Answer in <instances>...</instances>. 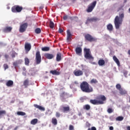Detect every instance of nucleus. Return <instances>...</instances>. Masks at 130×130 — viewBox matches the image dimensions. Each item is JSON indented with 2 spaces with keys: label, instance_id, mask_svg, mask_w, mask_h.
Listing matches in <instances>:
<instances>
[{
  "label": "nucleus",
  "instance_id": "25",
  "mask_svg": "<svg viewBox=\"0 0 130 130\" xmlns=\"http://www.w3.org/2000/svg\"><path fill=\"white\" fill-rule=\"evenodd\" d=\"M98 64L100 67H102L103 66H105V61L103 59H100L98 61Z\"/></svg>",
  "mask_w": 130,
  "mask_h": 130
},
{
  "label": "nucleus",
  "instance_id": "22",
  "mask_svg": "<svg viewBox=\"0 0 130 130\" xmlns=\"http://www.w3.org/2000/svg\"><path fill=\"white\" fill-rule=\"evenodd\" d=\"M113 59L117 64L118 67H120V62H119V60H118L117 57H116L115 56H113Z\"/></svg>",
  "mask_w": 130,
  "mask_h": 130
},
{
  "label": "nucleus",
  "instance_id": "53",
  "mask_svg": "<svg viewBox=\"0 0 130 130\" xmlns=\"http://www.w3.org/2000/svg\"><path fill=\"white\" fill-rule=\"evenodd\" d=\"M18 127H18V126H17L16 127L14 128V130H17V129H18Z\"/></svg>",
  "mask_w": 130,
  "mask_h": 130
},
{
  "label": "nucleus",
  "instance_id": "28",
  "mask_svg": "<svg viewBox=\"0 0 130 130\" xmlns=\"http://www.w3.org/2000/svg\"><path fill=\"white\" fill-rule=\"evenodd\" d=\"M119 93L120 95H125L127 94V92L125 90H123V89L121 88V90H119Z\"/></svg>",
  "mask_w": 130,
  "mask_h": 130
},
{
  "label": "nucleus",
  "instance_id": "54",
  "mask_svg": "<svg viewBox=\"0 0 130 130\" xmlns=\"http://www.w3.org/2000/svg\"><path fill=\"white\" fill-rule=\"evenodd\" d=\"M74 84H76V85H78V83L77 81L74 82Z\"/></svg>",
  "mask_w": 130,
  "mask_h": 130
},
{
  "label": "nucleus",
  "instance_id": "52",
  "mask_svg": "<svg viewBox=\"0 0 130 130\" xmlns=\"http://www.w3.org/2000/svg\"><path fill=\"white\" fill-rule=\"evenodd\" d=\"M126 129L127 130H130V126H128L126 127Z\"/></svg>",
  "mask_w": 130,
  "mask_h": 130
},
{
  "label": "nucleus",
  "instance_id": "43",
  "mask_svg": "<svg viewBox=\"0 0 130 130\" xmlns=\"http://www.w3.org/2000/svg\"><path fill=\"white\" fill-rule=\"evenodd\" d=\"M4 68L5 71H6V70H7V69H9V65H8V64H4Z\"/></svg>",
  "mask_w": 130,
  "mask_h": 130
},
{
  "label": "nucleus",
  "instance_id": "3",
  "mask_svg": "<svg viewBox=\"0 0 130 130\" xmlns=\"http://www.w3.org/2000/svg\"><path fill=\"white\" fill-rule=\"evenodd\" d=\"M99 100L102 101H98L97 100H90V103L93 104V105H99L100 104H104V101H106V97L104 95H101L98 99Z\"/></svg>",
  "mask_w": 130,
  "mask_h": 130
},
{
  "label": "nucleus",
  "instance_id": "36",
  "mask_svg": "<svg viewBox=\"0 0 130 130\" xmlns=\"http://www.w3.org/2000/svg\"><path fill=\"white\" fill-rule=\"evenodd\" d=\"M7 114V112L5 110H0V116H3Z\"/></svg>",
  "mask_w": 130,
  "mask_h": 130
},
{
  "label": "nucleus",
  "instance_id": "32",
  "mask_svg": "<svg viewBox=\"0 0 130 130\" xmlns=\"http://www.w3.org/2000/svg\"><path fill=\"white\" fill-rule=\"evenodd\" d=\"M42 51H49L50 48L49 47H44L42 48Z\"/></svg>",
  "mask_w": 130,
  "mask_h": 130
},
{
  "label": "nucleus",
  "instance_id": "9",
  "mask_svg": "<svg viewBox=\"0 0 130 130\" xmlns=\"http://www.w3.org/2000/svg\"><path fill=\"white\" fill-rule=\"evenodd\" d=\"M97 4L96 1H94L92 2L90 6H88L87 9V13H91L93 10H94V8L96 7V4Z\"/></svg>",
  "mask_w": 130,
  "mask_h": 130
},
{
  "label": "nucleus",
  "instance_id": "24",
  "mask_svg": "<svg viewBox=\"0 0 130 130\" xmlns=\"http://www.w3.org/2000/svg\"><path fill=\"white\" fill-rule=\"evenodd\" d=\"M13 85H14V81H13V80H8L6 82V86H7V87H12Z\"/></svg>",
  "mask_w": 130,
  "mask_h": 130
},
{
  "label": "nucleus",
  "instance_id": "58",
  "mask_svg": "<svg viewBox=\"0 0 130 130\" xmlns=\"http://www.w3.org/2000/svg\"><path fill=\"white\" fill-rule=\"evenodd\" d=\"M71 20H73V17H70Z\"/></svg>",
  "mask_w": 130,
  "mask_h": 130
},
{
  "label": "nucleus",
  "instance_id": "50",
  "mask_svg": "<svg viewBox=\"0 0 130 130\" xmlns=\"http://www.w3.org/2000/svg\"><path fill=\"white\" fill-rule=\"evenodd\" d=\"M5 58H9V55L5 54Z\"/></svg>",
  "mask_w": 130,
  "mask_h": 130
},
{
  "label": "nucleus",
  "instance_id": "23",
  "mask_svg": "<svg viewBox=\"0 0 130 130\" xmlns=\"http://www.w3.org/2000/svg\"><path fill=\"white\" fill-rule=\"evenodd\" d=\"M107 30L109 31L110 32H111V31H113V26L111 23H109L107 25Z\"/></svg>",
  "mask_w": 130,
  "mask_h": 130
},
{
  "label": "nucleus",
  "instance_id": "34",
  "mask_svg": "<svg viewBox=\"0 0 130 130\" xmlns=\"http://www.w3.org/2000/svg\"><path fill=\"white\" fill-rule=\"evenodd\" d=\"M49 27L51 29H53L54 27V23H53L51 20L50 21Z\"/></svg>",
  "mask_w": 130,
  "mask_h": 130
},
{
  "label": "nucleus",
  "instance_id": "15",
  "mask_svg": "<svg viewBox=\"0 0 130 130\" xmlns=\"http://www.w3.org/2000/svg\"><path fill=\"white\" fill-rule=\"evenodd\" d=\"M44 56L47 59H52L53 58H54L55 55L53 54L45 53Z\"/></svg>",
  "mask_w": 130,
  "mask_h": 130
},
{
  "label": "nucleus",
  "instance_id": "7",
  "mask_svg": "<svg viewBox=\"0 0 130 130\" xmlns=\"http://www.w3.org/2000/svg\"><path fill=\"white\" fill-rule=\"evenodd\" d=\"M36 64H40L42 61L41 54L40 51H37L36 53Z\"/></svg>",
  "mask_w": 130,
  "mask_h": 130
},
{
  "label": "nucleus",
  "instance_id": "42",
  "mask_svg": "<svg viewBox=\"0 0 130 130\" xmlns=\"http://www.w3.org/2000/svg\"><path fill=\"white\" fill-rule=\"evenodd\" d=\"M55 116L57 117V118L60 117V113L58 112H56Z\"/></svg>",
  "mask_w": 130,
  "mask_h": 130
},
{
  "label": "nucleus",
  "instance_id": "1",
  "mask_svg": "<svg viewBox=\"0 0 130 130\" xmlns=\"http://www.w3.org/2000/svg\"><path fill=\"white\" fill-rule=\"evenodd\" d=\"M123 6H121L118 9L117 12L119 11H122L119 14V16H116L114 20V24L116 29H119V27L122 25V22H123V19L124 18V12H123Z\"/></svg>",
  "mask_w": 130,
  "mask_h": 130
},
{
  "label": "nucleus",
  "instance_id": "17",
  "mask_svg": "<svg viewBox=\"0 0 130 130\" xmlns=\"http://www.w3.org/2000/svg\"><path fill=\"white\" fill-rule=\"evenodd\" d=\"M75 52L76 54L78 55H81L82 54V48L80 47H76L75 49Z\"/></svg>",
  "mask_w": 130,
  "mask_h": 130
},
{
  "label": "nucleus",
  "instance_id": "38",
  "mask_svg": "<svg viewBox=\"0 0 130 130\" xmlns=\"http://www.w3.org/2000/svg\"><path fill=\"white\" fill-rule=\"evenodd\" d=\"M35 32L36 34H40L41 33V29L37 28L35 29Z\"/></svg>",
  "mask_w": 130,
  "mask_h": 130
},
{
  "label": "nucleus",
  "instance_id": "46",
  "mask_svg": "<svg viewBox=\"0 0 130 130\" xmlns=\"http://www.w3.org/2000/svg\"><path fill=\"white\" fill-rule=\"evenodd\" d=\"M69 130H74V126L73 125H70Z\"/></svg>",
  "mask_w": 130,
  "mask_h": 130
},
{
  "label": "nucleus",
  "instance_id": "13",
  "mask_svg": "<svg viewBox=\"0 0 130 130\" xmlns=\"http://www.w3.org/2000/svg\"><path fill=\"white\" fill-rule=\"evenodd\" d=\"M74 75H75L76 77H80L81 76H83V72L82 71V70H75L73 72Z\"/></svg>",
  "mask_w": 130,
  "mask_h": 130
},
{
  "label": "nucleus",
  "instance_id": "26",
  "mask_svg": "<svg viewBox=\"0 0 130 130\" xmlns=\"http://www.w3.org/2000/svg\"><path fill=\"white\" fill-rule=\"evenodd\" d=\"M51 122L54 125H56L57 124V119L55 117H53L52 118Z\"/></svg>",
  "mask_w": 130,
  "mask_h": 130
},
{
  "label": "nucleus",
  "instance_id": "2",
  "mask_svg": "<svg viewBox=\"0 0 130 130\" xmlns=\"http://www.w3.org/2000/svg\"><path fill=\"white\" fill-rule=\"evenodd\" d=\"M80 89L84 93H91V92H93V87L90 86L89 83L86 81H83L80 84Z\"/></svg>",
  "mask_w": 130,
  "mask_h": 130
},
{
  "label": "nucleus",
  "instance_id": "56",
  "mask_svg": "<svg viewBox=\"0 0 130 130\" xmlns=\"http://www.w3.org/2000/svg\"><path fill=\"white\" fill-rule=\"evenodd\" d=\"M23 71H26V68H23Z\"/></svg>",
  "mask_w": 130,
  "mask_h": 130
},
{
  "label": "nucleus",
  "instance_id": "6",
  "mask_svg": "<svg viewBox=\"0 0 130 130\" xmlns=\"http://www.w3.org/2000/svg\"><path fill=\"white\" fill-rule=\"evenodd\" d=\"M23 10V7L19 5H15L12 7L11 11L12 13H21Z\"/></svg>",
  "mask_w": 130,
  "mask_h": 130
},
{
  "label": "nucleus",
  "instance_id": "39",
  "mask_svg": "<svg viewBox=\"0 0 130 130\" xmlns=\"http://www.w3.org/2000/svg\"><path fill=\"white\" fill-rule=\"evenodd\" d=\"M116 88L117 90H118L119 91L120 90H121V89H122V88H121V85H120V84H117L116 85Z\"/></svg>",
  "mask_w": 130,
  "mask_h": 130
},
{
  "label": "nucleus",
  "instance_id": "4",
  "mask_svg": "<svg viewBox=\"0 0 130 130\" xmlns=\"http://www.w3.org/2000/svg\"><path fill=\"white\" fill-rule=\"evenodd\" d=\"M84 57L86 59H94V57L92 56L91 54V51H90V49L84 48Z\"/></svg>",
  "mask_w": 130,
  "mask_h": 130
},
{
  "label": "nucleus",
  "instance_id": "47",
  "mask_svg": "<svg viewBox=\"0 0 130 130\" xmlns=\"http://www.w3.org/2000/svg\"><path fill=\"white\" fill-rule=\"evenodd\" d=\"M63 20L64 21H66V20H68V15H64L63 17Z\"/></svg>",
  "mask_w": 130,
  "mask_h": 130
},
{
  "label": "nucleus",
  "instance_id": "57",
  "mask_svg": "<svg viewBox=\"0 0 130 130\" xmlns=\"http://www.w3.org/2000/svg\"><path fill=\"white\" fill-rule=\"evenodd\" d=\"M23 76H26V73H23Z\"/></svg>",
  "mask_w": 130,
  "mask_h": 130
},
{
  "label": "nucleus",
  "instance_id": "49",
  "mask_svg": "<svg viewBox=\"0 0 130 130\" xmlns=\"http://www.w3.org/2000/svg\"><path fill=\"white\" fill-rule=\"evenodd\" d=\"M13 66L15 67V68H17V66H18V62H13Z\"/></svg>",
  "mask_w": 130,
  "mask_h": 130
},
{
  "label": "nucleus",
  "instance_id": "14",
  "mask_svg": "<svg viewBox=\"0 0 130 130\" xmlns=\"http://www.w3.org/2000/svg\"><path fill=\"white\" fill-rule=\"evenodd\" d=\"M12 30H13V27L11 26H6L3 29V31L4 33H11Z\"/></svg>",
  "mask_w": 130,
  "mask_h": 130
},
{
  "label": "nucleus",
  "instance_id": "44",
  "mask_svg": "<svg viewBox=\"0 0 130 130\" xmlns=\"http://www.w3.org/2000/svg\"><path fill=\"white\" fill-rule=\"evenodd\" d=\"M85 125L87 127H90V126H91V124L90 123H89L88 122H86Z\"/></svg>",
  "mask_w": 130,
  "mask_h": 130
},
{
  "label": "nucleus",
  "instance_id": "10",
  "mask_svg": "<svg viewBox=\"0 0 130 130\" xmlns=\"http://www.w3.org/2000/svg\"><path fill=\"white\" fill-rule=\"evenodd\" d=\"M99 20H100V19L95 17L92 18L88 17L86 20L85 24H89L92 22H97V21H99Z\"/></svg>",
  "mask_w": 130,
  "mask_h": 130
},
{
  "label": "nucleus",
  "instance_id": "51",
  "mask_svg": "<svg viewBox=\"0 0 130 130\" xmlns=\"http://www.w3.org/2000/svg\"><path fill=\"white\" fill-rule=\"evenodd\" d=\"M109 129L110 130H113L114 129L113 126H110Z\"/></svg>",
  "mask_w": 130,
  "mask_h": 130
},
{
  "label": "nucleus",
  "instance_id": "16",
  "mask_svg": "<svg viewBox=\"0 0 130 130\" xmlns=\"http://www.w3.org/2000/svg\"><path fill=\"white\" fill-rule=\"evenodd\" d=\"M72 40V34H71V31L70 30H67V42H70Z\"/></svg>",
  "mask_w": 130,
  "mask_h": 130
},
{
  "label": "nucleus",
  "instance_id": "59",
  "mask_svg": "<svg viewBox=\"0 0 130 130\" xmlns=\"http://www.w3.org/2000/svg\"><path fill=\"white\" fill-rule=\"evenodd\" d=\"M129 102H130V100H129Z\"/></svg>",
  "mask_w": 130,
  "mask_h": 130
},
{
  "label": "nucleus",
  "instance_id": "27",
  "mask_svg": "<svg viewBox=\"0 0 130 130\" xmlns=\"http://www.w3.org/2000/svg\"><path fill=\"white\" fill-rule=\"evenodd\" d=\"M38 122V119H37V118L33 119L30 121V124H32V125H35V124H37Z\"/></svg>",
  "mask_w": 130,
  "mask_h": 130
},
{
  "label": "nucleus",
  "instance_id": "48",
  "mask_svg": "<svg viewBox=\"0 0 130 130\" xmlns=\"http://www.w3.org/2000/svg\"><path fill=\"white\" fill-rule=\"evenodd\" d=\"M59 33H63V30L60 28H59L58 30Z\"/></svg>",
  "mask_w": 130,
  "mask_h": 130
},
{
  "label": "nucleus",
  "instance_id": "37",
  "mask_svg": "<svg viewBox=\"0 0 130 130\" xmlns=\"http://www.w3.org/2000/svg\"><path fill=\"white\" fill-rule=\"evenodd\" d=\"M90 84H97V83H98V81H97L96 79H92L90 81Z\"/></svg>",
  "mask_w": 130,
  "mask_h": 130
},
{
  "label": "nucleus",
  "instance_id": "45",
  "mask_svg": "<svg viewBox=\"0 0 130 130\" xmlns=\"http://www.w3.org/2000/svg\"><path fill=\"white\" fill-rule=\"evenodd\" d=\"M87 130H97L95 126H92L91 128H88Z\"/></svg>",
  "mask_w": 130,
  "mask_h": 130
},
{
  "label": "nucleus",
  "instance_id": "11",
  "mask_svg": "<svg viewBox=\"0 0 130 130\" xmlns=\"http://www.w3.org/2000/svg\"><path fill=\"white\" fill-rule=\"evenodd\" d=\"M28 27V23H25L20 25L19 31L20 33H23L26 31V29Z\"/></svg>",
  "mask_w": 130,
  "mask_h": 130
},
{
  "label": "nucleus",
  "instance_id": "19",
  "mask_svg": "<svg viewBox=\"0 0 130 130\" xmlns=\"http://www.w3.org/2000/svg\"><path fill=\"white\" fill-rule=\"evenodd\" d=\"M34 107H35V108H37L41 111H45V108H44L41 106H39L37 104H35V105H34Z\"/></svg>",
  "mask_w": 130,
  "mask_h": 130
},
{
  "label": "nucleus",
  "instance_id": "8",
  "mask_svg": "<svg viewBox=\"0 0 130 130\" xmlns=\"http://www.w3.org/2000/svg\"><path fill=\"white\" fill-rule=\"evenodd\" d=\"M70 97L69 93L63 92L60 94V98L62 102H67V99Z\"/></svg>",
  "mask_w": 130,
  "mask_h": 130
},
{
  "label": "nucleus",
  "instance_id": "29",
  "mask_svg": "<svg viewBox=\"0 0 130 130\" xmlns=\"http://www.w3.org/2000/svg\"><path fill=\"white\" fill-rule=\"evenodd\" d=\"M83 109L85 110H90V109H91V106L88 104L85 105L83 106Z\"/></svg>",
  "mask_w": 130,
  "mask_h": 130
},
{
  "label": "nucleus",
  "instance_id": "60",
  "mask_svg": "<svg viewBox=\"0 0 130 130\" xmlns=\"http://www.w3.org/2000/svg\"><path fill=\"white\" fill-rule=\"evenodd\" d=\"M0 57H1V56H0Z\"/></svg>",
  "mask_w": 130,
  "mask_h": 130
},
{
  "label": "nucleus",
  "instance_id": "55",
  "mask_svg": "<svg viewBox=\"0 0 130 130\" xmlns=\"http://www.w3.org/2000/svg\"><path fill=\"white\" fill-rule=\"evenodd\" d=\"M128 54L130 56V50L128 51Z\"/></svg>",
  "mask_w": 130,
  "mask_h": 130
},
{
  "label": "nucleus",
  "instance_id": "41",
  "mask_svg": "<svg viewBox=\"0 0 130 130\" xmlns=\"http://www.w3.org/2000/svg\"><path fill=\"white\" fill-rule=\"evenodd\" d=\"M114 110L113 109H111V108H109L107 110V112H108V113H112V112H113Z\"/></svg>",
  "mask_w": 130,
  "mask_h": 130
},
{
  "label": "nucleus",
  "instance_id": "40",
  "mask_svg": "<svg viewBox=\"0 0 130 130\" xmlns=\"http://www.w3.org/2000/svg\"><path fill=\"white\" fill-rule=\"evenodd\" d=\"M17 54H18L16 52L14 51L12 52V54H11V56L13 58L16 57V55H17Z\"/></svg>",
  "mask_w": 130,
  "mask_h": 130
},
{
  "label": "nucleus",
  "instance_id": "20",
  "mask_svg": "<svg viewBox=\"0 0 130 130\" xmlns=\"http://www.w3.org/2000/svg\"><path fill=\"white\" fill-rule=\"evenodd\" d=\"M50 74H52L54 76H58L60 75V72L57 71L56 70H51L50 71Z\"/></svg>",
  "mask_w": 130,
  "mask_h": 130
},
{
  "label": "nucleus",
  "instance_id": "30",
  "mask_svg": "<svg viewBox=\"0 0 130 130\" xmlns=\"http://www.w3.org/2000/svg\"><path fill=\"white\" fill-rule=\"evenodd\" d=\"M23 85L25 86V88H27L28 86H29V80L28 79H26L24 81Z\"/></svg>",
  "mask_w": 130,
  "mask_h": 130
},
{
  "label": "nucleus",
  "instance_id": "33",
  "mask_svg": "<svg viewBox=\"0 0 130 130\" xmlns=\"http://www.w3.org/2000/svg\"><path fill=\"white\" fill-rule=\"evenodd\" d=\"M17 114L18 115H21V116H24L26 115V113L23 112L18 111L17 112Z\"/></svg>",
  "mask_w": 130,
  "mask_h": 130
},
{
  "label": "nucleus",
  "instance_id": "31",
  "mask_svg": "<svg viewBox=\"0 0 130 130\" xmlns=\"http://www.w3.org/2000/svg\"><path fill=\"white\" fill-rule=\"evenodd\" d=\"M25 64L26 66H29V63H30V60L27 57H25L24 59Z\"/></svg>",
  "mask_w": 130,
  "mask_h": 130
},
{
  "label": "nucleus",
  "instance_id": "5",
  "mask_svg": "<svg viewBox=\"0 0 130 130\" xmlns=\"http://www.w3.org/2000/svg\"><path fill=\"white\" fill-rule=\"evenodd\" d=\"M84 38L85 41H88L89 42H95V41H97V39L96 38L93 37L89 34H86L84 36Z\"/></svg>",
  "mask_w": 130,
  "mask_h": 130
},
{
  "label": "nucleus",
  "instance_id": "18",
  "mask_svg": "<svg viewBox=\"0 0 130 130\" xmlns=\"http://www.w3.org/2000/svg\"><path fill=\"white\" fill-rule=\"evenodd\" d=\"M24 48L25 49V51L28 52V51H30V50H31V44L28 43H25Z\"/></svg>",
  "mask_w": 130,
  "mask_h": 130
},
{
  "label": "nucleus",
  "instance_id": "35",
  "mask_svg": "<svg viewBox=\"0 0 130 130\" xmlns=\"http://www.w3.org/2000/svg\"><path fill=\"white\" fill-rule=\"evenodd\" d=\"M123 117L122 116H118L116 118V120L117 121H122V120L123 119Z\"/></svg>",
  "mask_w": 130,
  "mask_h": 130
},
{
  "label": "nucleus",
  "instance_id": "21",
  "mask_svg": "<svg viewBox=\"0 0 130 130\" xmlns=\"http://www.w3.org/2000/svg\"><path fill=\"white\" fill-rule=\"evenodd\" d=\"M56 60V61H60V60H61V53H60V52H58L57 53Z\"/></svg>",
  "mask_w": 130,
  "mask_h": 130
},
{
  "label": "nucleus",
  "instance_id": "12",
  "mask_svg": "<svg viewBox=\"0 0 130 130\" xmlns=\"http://www.w3.org/2000/svg\"><path fill=\"white\" fill-rule=\"evenodd\" d=\"M70 106H61L60 108V111H62V112H63V113H66V112H69L70 111Z\"/></svg>",
  "mask_w": 130,
  "mask_h": 130
}]
</instances>
